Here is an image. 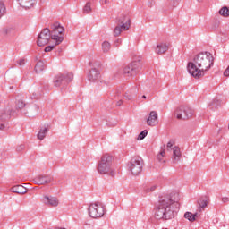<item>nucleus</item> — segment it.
<instances>
[{"mask_svg": "<svg viewBox=\"0 0 229 229\" xmlns=\"http://www.w3.org/2000/svg\"><path fill=\"white\" fill-rule=\"evenodd\" d=\"M140 69H142V61H132L131 64L123 68V74L127 77L136 76Z\"/></svg>", "mask_w": 229, "mask_h": 229, "instance_id": "nucleus-8", "label": "nucleus"}, {"mask_svg": "<svg viewBox=\"0 0 229 229\" xmlns=\"http://www.w3.org/2000/svg\"><path fill=\"white\" fill-rule=\"evenodd\" d=\"M174 146V140H170V141L166 144V149L167 151H173V147Z\"/></svg>", "mask_w": 229, "mask_h": 229, "instance_id": "nucleus-32", "label": "nucleus"}, {"mask_svg": "<svg viewBox=\"0 0 229 229\" xmlns=\"http://www.w3.org/2000/svg\"><path fill=\"white\" fill-rule=\"evenodd\" d=\"M222 201H223V203H228L229 198L228 197H223Z\"/></svg>", "mask_w": 229, "mask_h": 229, "instance_id": "nucleus-41", "label": "nucleus"}, {"mask_svg": "<svg viewBox=\"0 0 229 229\" xmlns=\"http://www.w3.org/2000/svg\"><path fill=\"white\" fill-rule=\"evenodd\" d=\"M154 3H155V2H153V1H149V2L148 3V8H151V6H153Z\"/></svg>", "mask_w": 229, "mask_h": 229, "instance_id": "nucleus-43", "label": "nucleus"}, {"mask_svg": "<svg viewBox=\"0 0 229 229\" xmlns=\"http://www.w3.org/2000/svg\"><path fill=\"white\" fill-rule=\"evenodd\" d=\"M147 136H148V130H144L139 134L138 140H144V139H146Z\"/></svg>", "mask_w": 229, "mask_h": 229, "instance_id": "nucleus-31", "label": "nucleus"}, {"mask_svg": "<svg viewBox=\"0 0 229 229\" xmlns=\"http://www.w3.org/2000/svg\"><path fill=\"white\" fill-rule=\"evenodd\" d=\"M114 46L117 47H119V46H121V39H116L115 41H114Z\"/></svg>", "mask_w": 229, "mask_h": 229, "instance_id": "nucleus-39", "label": "nucleus"}, {"mask_svg": "<svg viewBox=\"0 0 229 229\" xmlns=\"http://www.w3.org/2000/svg\"><path fill=\"white\" fill-rule=\"evenodd\" d=\"M92 12V7L90 2H87L83 7V13L88 14Z\"/></svg>", "mask_w": 229, "mask_h": 229, "instance_id": "nucleus-27", "label": "nucleus"}, {"mask_svg": "<svg viewBox=\"0 0 229 229\" xmlns=\"http://www.w3.org/2000/svg\"><path fill=\"white\" fill-rule=\"evenodd\" d=\"M44 69H46V62L40 60L36 64L34 71L36 74H40Z\"/></svg>", "mask_w": 229, "mask_h": 229, "instance_id": "nucleus-22", "label": "nucleus"}, {"mask_svg": "<svg viewBox=\"0 0 229 229\" xmlns=\"http://www.w3.org/2000/svg\"><path fill=\"white\" fill-rule=\"evenodd\" d=\"M12 117H17V112L13 111L12 107H5L0 113V130L3 131L6 128V124L4 123H8Z\"/></svg>", "mask_w": 229, "mask_h": 229, "instance_id": "nucleus-7", "label": "nucleus"}, {"mask_svg": "<svg viewBox=\"0 0 229 229\" xmlns=\"http://www.w3.org/2000/svg\"><path fill=\"white\" fill-rule=\"evenodd\" d=\"M88 211L90 217L98 219V217L105 216V206L100 202L92 203L89 205Z\"/></svg>", "mask_w": 229, "mask_h": 229, "instance_id": "nucleus-6", "label": "nucleus"}, {"mask_svg": "<svg viewBox=\"0 0 229 229\" xmlns=\"http://www.w3.org/2000/svg\"><path fill=\"white\" fill-rule=\"evenodd\" d=\"M192 115H194V110L183 106L178 107L174 112V117L182 121H187V119H191Z\"/></svg>", "mask_w": 229, "mask_h": 229, "instance_id": "nucleus-11", "label": "nucleus"}, {"mask_svg": "<svg viewBox=\"0 0 229 229\" xmlns=\"http://www.w3.org/2000/svg\"><path fill=\"white\" fill-rule=\"evenodd\" d=\"M214 67V55L210 52H200L193 57V62H189L187 69L189 74L197 80L205 76L208 69Z\"/></svg>", "mask_w": 229, "mask_h": 229, "instance_id": "nucleus-1", "label": "nucleus"}, {"mask_svg": "<svg viewBox=\"0 0 229 229\" xmlns=\"http://www.w3.org/2000/svg\"><path fill=\"white\" fill-rule=\"evenodd\" d=\"M26 106V104L24 103V100L21 98H16V106H15V110H13V112H16L17 115H19V112L22 110ZM9 108H13L12 106H9Z\"/></svg>", "mask_w": 229, "mask_h": 229, "instance_id": "nucleus-19", "label": "nucleus"}, {"mask_svg": "<svg viewBox=\"0 0 229 229\" xmlns=\"http://www.w3.org/2000/svg\"><path fill=\"white\" fill-rule=\"evenodd\" d=\"M114 162V157L110 154H104L98 161L97 167L98 173L99 174H110V176H114L115 172L112 169V163Z\"/></svg>", "mask_w": 229, "mask_h": 229, "instance_id": "nucleus-4", "label": "nucleus"}, {"mask_svg": "<svg viewBox=\"0 0 229 229\" xmlns=\"http://www.w3.org/2000/svg\"><path fill=\"white\" fill-rule=\"evenodd\" d=\"M47 131H49V129L47 127L40 129L39 132L38 133V139H39V140H44L46 135H47Z\"/></svg>", "mask_w": 229, "mask_h": 229, "instance_id": "nucleus-23", "label": "nucleus"}, {"mask_svg": "<svg viewBox=\"0 0 229 229\" xmlns=\"http://www.w3.org/2000/svg\"><path fill=\"white\" fill-rule=\"evenodd\" d=\"M199 3H201V1H203V0H197Z\"/></svg>", "mask_w": 229, "mask_h": 229, "instance_id": "nucleus-49", "label": "nucleus"}, {"mask_svg": "<svg viewBox=\"0 0 229 229\" xmlns=\"http://www.w3.org/2000/svg\"><path fill=\"white\" fill-rule=\"evenodd\" d=\"M141 98H142V99H146L147 97H146V95H143Z\"/></svg>", "mask_w": 229, "mask_h": 229, "instance_id": "nucleus-48", "label": "nucleus"}, {"mask_svg": "<svg viewBox=\"0 0 229 229\" xmlns=\"http://www.w3.org/2000/svg\"><path fill=\"white\" fill-rule=\"evenodd\" d=\"M179 1L178 0H169L168 3V8H170L171 10H173V8H176V6L178 5Z\"/></svg>", "mask_w": 229, "mask_h": 229, "instance_id": "nucleus-30", "label": "nucleus"}, {"mask_svg": "<svg viewBox=\"0 0 229 229\" xmlns=\"http://www.w3.org/2000/svg\"><path fill=\"white\" fill-rule=\"evenodd\" d=\"M72 80H74V74L72 72L59 73L55 76L53 83L55 87H61V85H68Z\"/></svg>", "mask_w": 229, "mask_h": 229, "instance_id": "nucleus-9", "label": "nucleus"}, {"mask_svg": "<svg viewBox=\"0 0 229 229\" xmlns=\"http://www.w3.org/2000/svg\"><path fill=\"white\" fill-rule=\"evenodd\" d=\"M124 98H126V99H131V95H126V93L124 94Z\"/></svg>", "mask_w": 229, "mask_h": 229, "instance_id": "nucleus-45", "label": "nucleus"}, {"mask_svg": "<svg viewBox=\"0 0 229 229\" xmlns=\"http://www.w3.org/2000/svg\"><path fill=\"white\" fill-rule=\"evenodd\" d=\"M99 78H101V72H99V70L96 69V68H92L88 74V80L89 81H99Z\"/></svg>", "mask_w": 229, "mask_h": 229, "instance_id": "nucleus-14", "label": "nucleus"}, {"mask_svg": "<svg viewBox=\"0 0 229 229\" xmlns=\"http://www.w3.org/2000/svg\"><path fill=\"white\" fill-rule=\"evenodd\" d=\"M24 148H25L24 144H21V145H19V146L16 148V151H17L18 153H21V151H23Z\"/></svg>", "mask_w": 229, "mask_h": 229, "instance_id": "nucleus-38", "label": "nucleus"}, {"mask_svg": "<svg viewBox=\"0 0 229 229\" xmlns=\"http://www.w3.org/2000/svg\"><path fill=\"white\" fill-rule=\"evenodd\" d=\"M173 162L176 164V162H180V158H182V151H180V148L174 146L173 148Z\"/></svg>", "mask_w": 229, "mask_h": 229, "instance_id": "nucleus-18", "label": "nucleus"}, {"mask_svg": "<svg viewBox=\"0 0 229 229\" xmlns=\"http://www.w3.org/2000/svg\"><path fill=\"white\" fill-rule=\"evenodd\" d=\"M142 167H144V160H142L140 157H133L129 164L130 171L133 176L140 174V173H142Z\"/></svg>", "mask_w": 229, "mask_h": 229, "instance_id": "nucleus-10", "label": "nucleus"}, {"mask_svg": "<svg viewBox=\"0 0 229 229\" xmlns=\"http://www.w3.org/2000/svg\"><path fill=\"white\" fill-rule=\"evenodd\" d=\"M180 210V203L173 200L169 195H166L158 201L154 207V217L157 221H169L174 219Z\"/></svg>", "mask_w": 229, "mask_h": 229, "instance_id": "nucleus-2", "label": "nucleus"}, {"mask_svg": "<svg viewBox=\"0 0 229 229\" xmlns=\"http://www.w3.org/2000/svg\"><path fill=\"white\" fill-rule=\"evenodd\" d=\"M4 12H6V7L4 6V4L0 1V18L3 17Z\"/></svg>", "mask_w": 229, "mask_h": 229, "instance_id": "nucleus-34", "label": "nucleus"}, {"mask_svg": "<svg viewBox=\"0 0 229 229\" xmlns=\"http://www.w3.org/2000/svg\"><path fill=\"white\" fill-rule=\"evenodd\" d=\"M33 181L36 185H45V183H51L53 182V177L49 175H38Z\"/></svg>", "mask_w": 229, "mask_h": 229, "instance_id": "nucleus-13", "label": "nucleus"}, {"mask_svg": "<svg viewBox=\"0 0 229 229\" xmlns=\"http://www.w3.org/2000/svg\"><path fill=\"white\" fill-rule=\"evenodd\" d=\"M157 185H153L150 188H147L145 189V192H153V191H155L157 189Z\"/></svg>", "mask_w": 229, "mask_h": 229, "instance_id": "nucleus-37", "label": "nucleus"}, {"mask_svg": "<svg viewBox=\"0 0 229 229\" xmlns=\"http://www.w3.org/2000/svg\"><path fill=\"white\" fill-rule=\"evenodd\" d=\"M164 155H165V150L161 151L160 154L157 155V160L163 164H165V161L164 160Z\"/></svg>", "mask_w": 229, "mask_h": 229, "instance_id": "nucleus-33", "label": "nucleus"}, {"mask_svg": "<svg viewBox=\"0 0 229 229\" xmlns=\"http://www.w3.org/2000/svg\"><path fill=\"white\" fill-rule=\"evenodd\" d=\"M12 30H13V28L5 29V30H4V33H5L6 35H8Z\"/></svg>", "mask_w": 229, "mask_h": 229, "instance_id": "nucleus-40", "label": "nucleus"}, {"mask_svg": "<svg viewBox=\"0 0 229 229\" xmlns=\"http://www.w3.org/2000/svg\"><path fill=\"white\" fill-rule=\"evenodd\" d=\"M20 1L19 4L25 10H30V8H33L35 6L37 0H17Z\"/></svg>", "mask_w": 229, "mask_h": 229, "instance_id": "nucleus-16", "label": "nucleus"}, {"mask_svg": "<svg viewBox=\"0 0 229 229\" xmlns=\"http://www.w3.org/2000/svg\"><path fill=\"white\" fill-rule=\"evenodd\" d=\"M219 15L222 17H229V7L228 6H223L219 12Z\"/></svg>", "mask_w": 229, "mask_h": 229, "instance_id": "nucleus-24", "label": "nucleus"}, {"mask_svg": "<svg viewBox=\"0 0 229 229\" xmlns=\"http://www.w3.org/2000/svg\"><path fill=\"white\" fill-rule=\"evenodd\" d=\"M108 0H100V4H106Z\"/></svg>", "mask_w": 229, "mask_h": 229, "instance_id": "nucleus-44", "label": "nucleus"}, {"mask_svg": "<svg viewBox=\"0 0 229 229\" xmlns=\"http://www.w3.org/2000/svg\"><path fill=\"white\" fill-rule=\"evenodd\" d=\"M110 49H111L110 42L104 41L102 43V51H103V53H108V51H110Z\"/></svg>", "mask_w": 229, "mask_h": 229, "instance_id": "nucleus-26", "label": "nucleus"}, {"mask_svg": "<svg viewBox=\"0 0 229 229\" xmlns=\"http://www.w3.org/2000/svg\"><path fill=\"white\" fill-rule=\"evenodd\" d=\"M45 203L50 207H58V199L56 197H45Z\"/></svg>", "mask_w": 229, "mask_h": 229, "instance_id": "nucleus-21", "label": "nucleus"}, {"mask_svg": "<svg viewBox=\"0 0 229 229\" xmlns=\"http://www.w3.org/2000/svg\"><path fill=\"white\" fill-rule=\"evenodd\" d=\"M53 49H55V45L47 46L45 47V52L49 53V52L53 51Z\"/></svg>", "mask_w": 229, "mask_h": 229, "instance_id": "nucleus-35", "label": "nucleus"}, {"mask_svg": "<svg viewBox=\"0 0 229 229\" xmlns=\"http://www.w3.org/2000/svg\"><path fill=\"white\" fill-rule=\"evenodd\" d=\"M184 218L188 219L191 223H194V215L191 212H186L184 214Z\"/></svg>", "mask_w": 229, "mask_h": 229, "instance_id": "nucleus-29", "label": "nucleus"}, {"mask_svg": "<svg viewBox=\"0 0 229 229\" xmlns=\"http://www.w3.org/2000/svg\"><path fill=\"white\" fill-rule=\"evenodd\" d=\"M11 192H14L15 194H26L28 190L22 185H16L11 188Z\"/></svg>", "mask_w": 229, "mask_h": 229, "instance_id": "nucleus-20", "label": "nucleus"}, {"mask_svg": "<svg viewBox=\"0 0 229 229\" xmlns=\"http://www.w3.org/2000/svg\"><path fill=\"white\" fill-rule=\"evenodd\" d=\"M64 27L60 22L55 21L50 25V30L49 28H45L41 30L40 34L38 36L37 44L39 47H42V46L49 44V40L52 39L55 41V46H60L64 40Z\"/></svg>", "mask_w": 229, "mask_h": 229, "instance_id": "nucleus-3", "label": "nucleus"}, {"mask_svg": "<svg viewBox=\"0 0 229 229\" xmlns=\"http://www.w3.org/2000/svg\"><path fill=\"white\" fill-rule=\"evenodd\" d=\"M16 63L18 64V65L22 66L26 64V60L24 58H21L18 61H16Z\"/></svg>", "mask_w": 229, "mask_h": 229, "instance_id": "nucleus-36", "label": "nucleus"}, {"mask_svg": "<svg viewBox=\"0 0 229 229\" xmlns=\"http://www.w3.org/2000/svg\"><path fill=\"white\" fill-rule=\"evenodd\" d=\"M121 105H123V99H119V100L116 102V106H121Z\"/></svg>", "mask_w": 229, "mask_h": 229, "instance_id": "nucleus-42", "label": "nucleus"}, {"mask_svg": "<svg viewBox=\"0 0 229 229\" xmlns=\"http://www.w3.org/2000/svg\"><path fill=\"white\" fill-rule=\"evenodd\" d=\"M121 96V94L117 93L116 96L114 97L115 99H119V97Z\"/></svg>", "mask_w": 229, "mask_h": 229, "instance_id": "nucleus-46", "label": "nucleus"}, {"mask_svg": "<svg viewBox=\"0 0 229 229\" xmlns=\"http://www.w3.org/2000/svg\"><path fill=\"white\" fill-rule=\"evenodd\" d=\"M115 22L118 24L114 30V37H119L123 31H128L131 27V20L126 14H121L115 20Z\"/></svg>", "mask_w": 229, "mask_h": 229, "instance_id": "nucleus-5", "label": "nucleus"}, {"mask_svg": "<svg viewBox=\"0 0 229 229\" xmlns=\"http://www.w3.org/2000/svg\"><path fill=\"white\" fill-rule=\"evenodd\" d=\"M38 110H40V107L36 104H32L29 106V112L30 114H38Z\"/></svg>", "mask_w": 229, "mask_h": 229, "instance_id": "nucleus-25", "label": "nucleus"}, {"mask_svg": "<svg viewBox=\"0 0 229 229\" xmlns=\"http://www.w3.org/2000/svg\"><path fill=\"white\" fill-rule=\"evenodd\" d=\"M208 205V197H201L198 201H197V212L193 214L194 221L201 216V212L207 208V206Z\"/></svg>", "mask_w": 229, "mask_h": 229, "instance_id": "nucleus-12", "label": "nucleus"}, {"mask_svg": "<svg viewBox=\"0 0 229 229\" xmlns=\"http://www.w3.org/2000/svg\"><path fill=\"white\" fill-rule=\"evenodd\" d=\"M158 121V114L157 111H151L147 119L148 126H157V122Z\"/></svg>", "mask_w": 229, "mask_h": 229, "instance_id": "nucleus-15", "label": "nucleus"}, {"mask_svg": "<svg viewBox=\"0 0 229 229\" xmlns=\"http://www.w3.org/2000/svg\"><path fill=\"white\" fill-rule=\"evenodd\" d=\"M33 96H37V98H38V96H40V93H33Z\"/></svg>", "mask_w": 229, "mask_h": 229, "instance_id": "nucleus-47", "label": "nucleus"}, {"mask_svg": "<svg viewBox=\"0 0 229 229\" xmlns=\"http://www.w3.org/2000/svg\"><path fill=\"white\" fill-rule=\"evenodd\" d=\"M211 109L214 110V108H218V106H221V100L216 98L213 100V103L210 104Z\"/></svg>", "mask_w": 229, "mask_h": 229, "instance_id": "nucleus-28", "label": "nucleus"}, {"mask_svg": "<svg viewBox=\"0 0 229 229\" xmlns=\"http://www.w3.org/2000/svg\"><path fill=\"white\" fill-rule=\"evenodd\" d=\"M169 50V45L167 43H159L157 45L155 52L157 55H164L165 51Z\"/></svg>", "mask_w": 229, "mask_h": 229, "instance_id": "nucleus-17", "label": "nucleus"}]
</instances>
